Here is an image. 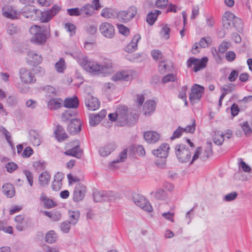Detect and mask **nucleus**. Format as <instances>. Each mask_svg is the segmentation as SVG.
<instances>
[{
	"label": "nucleus",
	"mask_w": 252,
	"mask_h": 252,
	"mask_svg": "<svg viewBox=\"0 0 252 252\" xmlns=\"http://www.w3.org/2000/svg\"><path fill=\"white\" fill-rule=\"evenodd\" d=\"M74 58L86 71L94 74H108L110 73L112 71L111 64H100L95 62L89 61L87 57L81 53H79Z\"/></svg>",
	"instance_id": "nucleus-1"
},
{
	"label": "nucleus",
	"mask_w": 252,
	"mask_h": 252,
	"mask_svg": "<svg viewBox=\"0 0 252 252\" xmlns=\"http://www.w3.org/2000/svg\"><path fill=\"white\" fill-rule=\"evenodd\" d=\"M29 32L32 35L31 41L37 45L44 44L50 36L49 27L33 25L30 28Z\"/></svg>",
	"instance_id": "nucleus-2"
},
{
	"label": "nucleus",
	"mask_w": 252,
	"mask_h": 252,
	"mask_svg": "<svg viewBox=\"0 0 252 252\" xmlns=\"http://www.w3.org/2000/svg\"><path fill=\"white\" fill-rule=\"evenodd\" d=\"M175 154L179 161L187 163L191 158V152L186 145L183 144H178L175 147Z\"/></svg>",
	"instance_id": "nucleus-3"
},
{
	"label": "nucleus",
	"mask_w": 252,
	"mask_h": 252,
	"mask_svg": "<svg viewBox=\"0 0 252 252\" xmlns=\"http://www.w3.org/2000/svg\"><path fill=\"white\" fill-rule=\"evenodd\" d=\"M208 60L206 57H203L201 59L190 57L187 61V66L188 67H191L192 65H194L193 70L197 72L206 66Z\"/></svg>",
	"instance_id": "nucleus-4"
},
{
	"label": "nucleus",
	"mask_w": 252,
	"mask_h": 252,
	"mask_svg": "<svg viewBox=\"0 0 252 252\" xmlns=\"http://www.w3.org/2000/svg\"><path fill=\"white\" fill-rule=\"evenodd\" d=\"M136 14L137 8L134 6H131L126 10L119 12L117 17L122 22L127 23L133 19Z\"/></svg>",
	"instance_id": "nucleus-5"
},
{
	"label": "nucleus",
	"mask_w": 252,
	"mask_h": 252,
	"mask_svg": "<svg viewBox=\"0 0 252 252\" xmlns=\"http://www.w3.org/2000/svg\"><path fill=\"white\" fill-rule=\"evenodd\" d=\"M204 92V88L199 85L194 84L189 94V100L192 104L197 103L201 98Z\"/></svg>",
	"instance_id": "nucleus-6"
},
{
	"label": "nucleus",
	"mask_w": 252,
	"mask_h": 252,
	"mask_svg": "<svg viewBox=\"0 0 252 252\" xmlns=\"http://www.w3.org/2000/svg\"><path fill=\"white\" fill-rule=\"evenodd\" d=\"M21 13L23 16L32 21L39 19L41 14L40 10L36 9L34 6L32 5L25 6L23 9Z\"/></svg>",
	"instance_id": "nucleus-7"
},
{
	"label": "nucleus",
	"mask_w": 252,
	"mask_h": 252,
	"mask_svg": "<svg viewBox=\"0 0 252 252\" xmlns=\"http://www.w3.org/2000/svg\"><path fill=\"white\" fill-rule=\"evenodd\" d=\"M118 117V125L124 126L128 123V112L126 106H120L116 109Z\"/></svg>",
	"instance_id": "nucleus-8"
},
{
	"label": "nucleus",
	"mask_w": 252,
	"mask_h": 252,
	"mask_svg": "<svg viewBox=\"0 0 252 252\" xmlns=\"http://www.w3.org/2000/svg\"><path fill=\"white\" fill-rule=\"evenodd\" d=\"M101 34L106 38H113L115 35L114 26L108 22L102 23L99 27Z\"/></svg>",
	"instance_id": "nucleus-9"
},
{
	"label": "nucleus",
	"mask_w": 252,
	"mask_h": 252,
	"mask_svg": "<svg viewBox=\"0 0 252 252\" xmlns=\"http://www.w3.org/2000/svg\"><path fill=\"white\" fill-rule=\"evenodd\" d=\"M134 203L141 209L148 211L152 212L153 208L150 203L142 195L135 194L132 197Z\"/></svg>",
	"instance_id": "nucleus-10"
},
{
	"label": "nucleus",
	"mask_w": 252,
	"mask_h": 252,
	"mask_svg": "<svg viewBox=\"0 0 252 252\" xmlns=\"http://www.w3.org/2000/svg\"><path fill=\"white\" fill-rule=\"evenodd\" d=\"M169 150V145L165 143L162 144L158 149L154 150L152 151V153L154 155L162 159V165H164L165 164V158L167 157L168 155Z\"/></svg>",
	"instance_id": "nucleus-11"
},
{
	"label": "nucleus",
	"mask_w": 252,
	"mask_h": 252,
	"mask_svg": "<svg viewBox=\"0 0 252 252\" xmlns=\"http://www.w3.org/2000/svg\"><path fill=\"white\" fill-rule=\"evenodd\" d=\"M94 200L96 202L102 201L111 200L114 197L113 192L110 191L95 190L93 193Z\"/></svg>",
	"instance_id": "nucleus-12"
},
{
	"label": "nucleus",
	"mask_w": 252,
	"mask_h": 252,
	"mask_svg": "<svg viewBox=\"0 0 252 252\" xmlns=\"http://www.w3.org/2000/svg\"><path fill=\"white\" fill-rule=\"evenodd\" d=\"M19 73L21 81L25 84H31L36 81L32 72L26 68L20 69Z\"/></svg>",
	"instance_id": "nucleus-13"
},
{
	"label": "nucleus",
	"mask_w": 252,
	"mask_h": 252,
	"mask_svg": "<svg viewBox=\"0 0 252 252\" xmlns=\"http://www.w3.org/2000/svg\"><path fill=\"white\" fill-rule=\"evenodd\" d=\"M86 192V187L83 185H77L74 190L73 199L75 202H78L83 200Z\"/></svg>",
	"instance_id": "nucleus-14"
},
{
	"label": "nucleus",
	"mask_w": 252,
	"mask_h": 252,
	"mask_svg": "<svg viewBox=\"0 0 252 252\" xmlns=\"http://www.w3.org/2000/svg\"><path fill=\"white\" fill-rule=\"evenodd\" d=\"M85 105L89 110L94 111L100 106L98 99L91 95H88L85 99Z\"/></svg>",
	"instance_id": "nucleus-15"
},
{
	"label": "nucleus",
	"mask_w": 252,
	"mask_h": 252,
	"mask_svg": "<svg viewBox=\"0 0 252 252\" xmlns=\"http://www.w3.org/2000/svg\"><path fill=\"white\" fill-rule=\"evenodd\" d=\"M81 124L79 119H72L67 126V130L70 134L74 135L80 131Z\"/></svg>",
	"instance_id": "nucleus-16"
},
{
	"label": "nucleus",
	"mask_w": 252,
	"mask_h": 252,
	"mask_svg": "<svg viewBox=\"0 0 252 252\" xmlns=\"http://www.w3.org/2000/svg\"><path fill=\"white\" fill-rule=\"evenodd\" d=\"M15 227L19 231L25 230L28 226V220L23 215H18L15 218Z\"/></svg>",
	"instance_id": "nucleus-17"
},
{
	"label": "nucleus",
	"mask_w": 252,
	"mask_h": 252,
	"mask_svg": "<svg viewBox=\"0 0 252 252\" xmlns=\"http://www.w3.org/2000/svg\"><path fill=\"white\" fill-rule=\"evenodd\" d=\"M195 130V125L192 124V125H189L185 128H182L181 126H179L178 128L175 130L173 133L172 136L171 137V139L173 140L175 138L180 137L183 132L193 133Z\"/></svg>",
	"instance_id": "nucleus-18"
},
{
	"label": "nucleus",
	"mask_w": 252,
	"mask_h": 252,
	"mask_svg": "<svg viewBox=\"0 0 252 252\" xmlns=\"http://www.w3.org/2000/svg\"><path fill=\"white\" fill-rule=\"evenodd\" d=\"M145 140L150 144L155 143L159 139V134L155 131H148L144 134Z\"/></svg>",
	"instance_id": "nucleus-19"
},
{
	"label": "nucleus",
	"mask_w": 252,
	"mask_h": 252,
	"mask_svg": "<svg viewBox=\"0 0 252 252\" xmlns=\"http://www.w3.org/2000/svg\"><path fill=\"white\" fill-rule=\"evenodd\" d=\"M156 103L154 100H148L145 102L143 106L144 114L146 116H150L156 109Z\"/></svg>",
	"instance_id": "nucleus-20"
},
{
	"label": "nucleus",
	"mask_w": 252,
	"mask_h": 252,
	"mask_svg": "<svg viewBox=\"0 0 252 252\" xmlns=\"http://www.w3.org/2000/svg\"><path fill=\"white\" fill-rule=\"evenodd\" d=\"M140 34H135L132 38L131 42L126 46L125 51L128 53H132L137 49V43L140 40Z\"/></svg>",
	"instance_id": "nucleus-21"
},
{
	"label": "nucleus",
	"mask_w": 252,
	"mask_h": 252,
	"mask_svg": "<svg viewBox=\"0 0 252 252\" xmlns=\"http://www.w3.org/2000/svg\"><path fill=\"white\" fill-rule=\"evenodd\" d=\"M131 79V76L130 75L127 71H122L117 72L112 77V80L114 81H129Z\"/></svg>",
	"instance_id": "nucleus-22"
},
{
	"label": "nucleus",
	"mask_w": 252,
	"mask_h": 252,
	"mask_svg": "<svg viewBox=\"0 0 252 252\" xmlns=\"http://www.w3.org/2000/svg\"><path fill=\"white\" fill-rule=\"evenodd\" d=\"M3 15L10 19H15L17 18V13L10 5L5 6L2 9Z\"/></svg>",
	"instance_id": "nucleus-23"
},
{
	"label": "nucleus",
	"mask_w": 252,
	"mask_h": 252,
	"mask_svg": "<svg viewBox=\"0 0 252 252\" xmlns=\"http://www.w3.org/2000/svg\"><path fill=\"white\" fill-rule=\"evenodd\" d=\"M213 155V151H212V144L211 142H207L206 147L202 153H201V156L200 157V159L203 161H205L207 160L209 157L212 156Z\"/></svg>",
	"instance_id": "nucleus-24"
},
{
	"label": "nucleus",
	"mask_w": 252,
	"mask_h": 252,
	"mask_svg": "<svg viewBox=\"0 0 252 252\" xmlns=\"http://www.w3.org/2000/svg\"><path fill=\"white\" fill-rule=\"evenodd\" d=\"M63 100L60 98H51L47 103L49 109L54 110L62 106Z\"/></svg>",
	"instance_id": "nucleus-25"
},
{
	"label": "nucleus",
	"mask_w": 252,
	"mask_h": 252,
	"mask_svg": "<svg viewBox=\"0 0 252 252\" xmlns=\"http://www.w3.org/2000/svg\"><path fill=\"white\" fill-rule=\"evenodd\" d=\"M116 148L115 144L112 143L105 145L103 147H100L99 150L100 155L102 157H106L109 155Z\"/></svg>",
	"instance_id": "nucleus-26"
},
{
	"label": "nucleus",
	"mask_w": 252,
	"mask_h": 252,
	"mask_svg": "<svg viewBox=\"0 0 252 252\" xmlns=\"http://www.w3.org/2000/svg\"><path fill=\"white\" fill-rule=\"evenodd\" d=\"M63 106L65 108H77L79 106V100L77 96L67 98L64 100Z\"/></svg>",
	"instance_id": "nucleus-27"
},
{
	"label": "nucleus",
	"mask_w": 252,
	"mask_h": 252,
	"mask_svg": "<svg viewBox=\"0 0 252 252\" xmlns=\"http://www.w3.org/2000/svg\"><path fill=\"white\" fill-rule=\"evenodd\" d=\"M64 154L67 156L75 157L77 158H80L82 156V151L79 146H76L64 152Z\"/></svg>",
	"instance_id": "nucleus-28"
},
{
	"label": "nucleus",
	"mask_w": 252,
	"mask_h": 252,
	"mask_svg": "<svg viewBox=\"0 0 252 252\" xmlns=\"http://www.w3.org/2000/svg\"><path fill=\"white\" fill-rule=\"evenodd\" d=\"M30 140L34 146H38L41 142V135L35 130H32L30 132Z\"/></svg>",
	"instance_id": "nucleus-29"
},
{
	"label": "nucleus",
	"mask_w": 252,
	"mask_h": 252,
	"mask_svg": "<svg viewBox=\"0 0 252 252\" xmlns=\"http://www.w3.org/2000/svg\"><path fill=\"white\" fill-rule=\"evenodd\" d=\"M171 64L166 59L159 62L158 70L161 74L171 71Z\"/></svg>",
	"instance_id": "nucleus-30"
},
{
	"label": "nucleus",
	"mask_w": 252,
	"mask_h": 252,
	"mask_svg": "<svg viewBox=\"0 0 252 252\" xmlns=\"http://www.w3.org/2000/svg\"><path fill=\"white\" fill-rule=\"evenodd\" d=\"M2 191L4 194L8 197H12L15 195V189L14 186L11 184L7 183L3 185Z\"/></svg>",
	"instance_id": "nucleus-31"
},
{
	"label": "nucleus",
	"mask_w": 252,
	"mask_h": 252,
	"mask_svg": "<svg viewBox=\"0 0 252 252\" xmlns=\"http://www.w3.org/2000/svg\"><path fill=\"white\" fill-rule=\"evenodd\" d=\"M55 136L58 141L64 140L67 137V134L64 131L62 126L58 125L56 130L55 131Z\"/></svg>",
	"instance_id": "nucleus-32"
},
{
	"label": "nucleus",
	"mask_w": 252,
	"mask_h": 252,
	"mask_svg": "<svg viewBox=\"0 0 252 252\" xmlns=\"http://www.w3.org/2000/svg\"><path fill=\"white\" fill-rule=\"evenodd\" d=\"M161 12L158 10H154L148 13L147 16L146 21L147 23L150 25H153L157 20V18Z\"/></svg>",
	"instance_id": "nucleus-33"
},
{
	"label": "nucleus",
	"mask_w": 252,
	"mask_h": 252,
	"mask_svg": "<svg viewBox=\"0 0 252 252\" xmlns=\"http://www.w3.org/2000/svg\"><path fill=\"white\" fill-rule=\"evenodd\" d=\"M82 15L84 17H89L94 13L93 6L90 4H85L81 8Z\"/></svg>",
	"instance_id": "nucleus-34"
},
{
	"label": "nucleus",
	"mask_w": 252,
	"mask_h": 252,
	"mask_svg": "<svg viewBox=\"0 0 252 252\" xmlns=\"http://www.w3.org/2000/svg\"><path fill=\"white\" fill-rule=\"evenodd\" d=\"M51 176L47 171L41 173L39 176V182L41 186H45L48 184Z\"/></svg>",
	"instance_id": "nucleus-35"
},
{
	"label": "nucleus",
	"mask_w": 252,
	"mask_h": 252,
	"mask_svg": "<svg viewBox=\"0 0 252 252\" xmlns=\"http://www.w3.org/2000/svg\"><path fill=\"white\" fill-rule=\"evenodd\" d=\"M77 112L75 110H68L63 112L61 116L62 120L63 122H67L68 120L74 119L73 117L75 116Z\"/></svg>",
	"instance_id": "nucleus-36"
},
{
	"label": "nucleus",
	"mask_w": 252,
	"mask_h": 252,
	"mask_svg": "<svg viewBox=\"0 0 252 252\" xmlns=\"http://www.w3.org/2000/svg\"><path fill=\"white\" fill-rule=\"evenodd\" d=\"M28 56L30 59H32L31 62L34 64H38L42 61L41 55L34 53L33 51H30L28 53Z\"/></svg>",
	"instance_id": "nucleus-37"
},
{
	"label": "nucleus",
	"mask_w": 252,
	"mask_h": 252,
	"mask_svg": "<svg viewBox=\"0 0 252 252\" xmlns=\"http://www.w3.org/2000/svg\"><path fill=\"white\" fill-rule=\"evenodd\" d=\"M69 220L68 221L71 224L75 225L77 223L80 217V213L79 211H68Z\"/></svg>",
	"instance_id": "nucleus-38"
},
{
	"label": "nucleus",
	"mask_w": 252,
	"mask_h": 252,
	"mask_svg": "<svg viewBox=\"0 0 252 252\" xmlns=\"http://www.w3.org/2000/svg\"><path fill=\"white\" fill-rule=\"evenodd\" d=\"M57 235L54 230H50L45 235V241L48 243H53L56 242Z\"/></svg>",
	"instance_id": "nucleus-39"
},
{
	"label": "nucleus",
	"mask_w": 252,
	"mask_h": 252,
	"mask_svg": "<svg viewBox=\"0 0 252 252\" xmlns=\"http://www.w3.org/2000/svg\"><path fill=\"white\" fill-rule=\"evenodd\" d=\"M224 134L222 132L217 131L213 137L214 142L218 145H221L224 141Z\"/></svg>",
	"instance_id": "nucleus-40"
},
{
	"label": "nucleus",
	"mask_w": 252,
	"mask_h": 252,
	"mask_svg": "<svg viewBox=\"0 0 252 252\" xmlns=\"http://www.w3.org/2000/svg\"><path fill=\"white\" fill-rule=\"evenodd\" d=\"M101 16L105 18H112L115 16V12L112 9L104 8L101 11Z\"/></svg>",
	"instance_id": "nucleus-41"
},
{
	"label": "nucleus",
	"mask_w": 252,
	"mask_h": 252,
	"mask_svg": "<svg viewBox=\"0 0 252 252\" xmlns=\"http://www.w3.org/2000/svg\"><path fill=\"white\" fill-rule=\"evenodd\" d=\"M212 43V40L210 36L204 37L201 38L198 42V45L201 48H205L209 46Z\"/></svg>",
	"instance_id": "nucleus-42"
},
{
	"label": "nucleus",
	"mask_w": 252,
	"mask_h": 252,
	"mask_svg": "<svg viewBox=\"0 0 252 252\" xmlns=\"http://www.w3.org/2000/svg\"><path fill=\"white\" fill-rule=\"evenodd\" d=\"M53 17L51 12L47 11L44 12H41V14L39 17V19L42 23H46L50 21L51 18Z\"/></svg>",
	"instance_id": "nucleus-43"
},
{
	"label": "nucleus",
	"mask_w": 252,
	"mask_h": 252,
	"mask_svg": "<svg viewBox=\"0 0 252 252\" xmlns=\"http://www.w3.org/2000/svg\"><path fill=\"white\" fill-rule=\"evenodd\" d=\"M232 26L238 32L242 31L243 25L241 19L236 17L232 21Z\"/></svg>",
	"instance_id": "nucleus-44"
},
{
	"label": "nucleus",
	"mask_w": 252,
	"mask_h": 252,
	"mask_svg": "<svg viewBox=\"0 0 252 252\" xmlns=\"http://www.w3.org/2000/svg\"><path fill=\"white\" fill-rule=\"evenodd\" d=\"M42 90L48 94L49 97H53L54 96H56L57 95L55 88L50 85H46L44 86L42 88Z\"/></svg>",
	"instance_id": "nucleus-45"
},
{
	"label": "nucleus",
	"mask_w": 252,
	"mask_h": 252,
	"mask_svg": "<svg viewBox=\"0 0 252 252\" xmlns=\"http://www.w3.org/2000/svg\"><path fill=\"white\" fill-rule=\"evenodd\" d=\"M176 80H177L176 76L173 73H170V74H168L167 75L164 76L162 78L161 82L163 84H166L169 82H174Z\"/></svg>",
	"instance_id": "nucleus-46"
},
{
	"label": "nucleus",
	"mask_w": 252,
	"mask_h": 252,
	"mask_svg": "<svg viewBox=\"0 0 252 252\" xmlns=\"http://www.w3.org/2000/svg\"><path fill=\"white\" fill-rule=\"evenodd\" d=\"M90 124L91 126H94L100 122V119L95 114H92L89 116Z\"/></svg>",
	"instance_id": "nucleus-47"
},
{
	"label": "nucleus",
	"mask_w": 252,
	"mask_h": 252,
	"mask_svg": "<svg viewBox=\"0 0 252 252\" xmlns=\"http://www.w3.org/2000/svg\"><path fill=\"white\" fill-rule=\"evenodd\" d=\"M127 158V149H124L119 154V158L113 160L112 164L123 162Z\"/></svg>",
	"instance_id": "nucleus-48"
},
{
	"label": "nucleus",
	"mask_w": 252,
	"mask_h": 252,
	"mask_svg": "<svg viewBox=\"0 0 252 252\" xmlns=\"http://www.w3.org/2000/svg\"><path fill=\"white\" fill-rule=\"evenodd\" d=\"M55 67L58 72H63L65 68L64 60L61 58L55 64Z\"/></svg>",
	"instance_id": "nucleus-49"
},
{
	"label": "nucleus",
	"mask_w": 252,
	"mask_h": 252,
	"mask_svg": "<svg viewBox=\"0 0 252 252\" xmlns=\"http://www.w3.org/2000/svg\"><path fill=\"white\" fill-rule=\"evenodd\" d=\"M231 46L229 42L223 41L219 46L218 50L220 53H224Z\"/></svg>",
	"instance_id": "nucleus-50"
},
{
	"label": "nucleus",
	"mask_w": 252,
	"mask_h": 252,
	"mask_svg": "<svg viewBox=\"0 0 252 252\" xmlns=\"http://www.w3.org/2000/svg\"><path fill=\"white\" fill-rule=\"evenodd\" d=\"M155 196L158 199L163 200L167 197V194L164 190L158 189L155 193Z\"/></svg>",
	"instance_id": "nucleus-51"
},
{
	"label": "nucleus",
	"mask_w": 252,
	"mask_h": 252,
	"mask_svg": "<svg viewBox=\"0 0 252 252\" xmlns=\"http://www.w3.org/2000/svg\"><path fill=\"white\" fill-rule=\"evenodd\" d=\"M70 224L71 223L68 221H65L62 222L60 225L61 231L64 233H68L70 229Z\"/></svg>",
	"instance_id": "nucleus-52"
},
{
	"label": "nucleus",
	"mask_w": 252,
	"mask_h": 252,
	"mask_svg": "<svg viewBox=\"0 0 252 252\" xmlns=\"http://www.w3.org/2000/svg\"><path fill=\"white\" fill-rule=\"evenodd\" d=\"M151 55L153 59L157 61L163 58L162 52L158 50H153L151 51Z\"/></svg>",
	"instance_id": "nucleus-53"
},
{
	"label": "nucleus",
	"mask_w": 252,
	"mask_h": 252,
	"mask_svg": "<svg viewBox=\"0 0 252 252\" xmlns=\"http://www.w3.org/2000/svg\"><path fill=\"white\" fill-rule=\"evenodd\" d=\"M5 167L6 169V171L9 173H12L17 168V165L14 162H9L7 163Z\"/></svg>",
	"instance_id": "nucleus-54"
},
{
	"label": "nucleus",
	"mask_w": 252,
	"mask_h": 252,
	"mask_svg": "<svg viewBox=\"0 0 252 252\" xmlns=\"http://www.w3.org/2000/svg\"><path fill=\"white\" fill-rule=\"evenodd\" d=\"M118 28L119 30V32L125 35V36H127L129 34V30L128 28L126 27L124 25L122 24H118Z\"/></svg>",
	"instance_id": "nucleus-55"
},
{
	"label": "nucleus",
	"mask_w": 252,
	"mask_h": 252,
	"mask_svg": "<svg viewBox=\"0 0 252 252\" xmlns=\"http://www.w3.org/2000/svg\"><path fill=\"white\" fill-rule=\"evenodd\" d=\"M238 194L236 192H231L224 196L223 199L225 201L229 202L235 200L237 197Z\"/></svg>",
	"instance_id": "nucleus-56"
},
{
	"label": "nucleus",
	"mask_w": 252,
	"mask_h": 252,
	"mask_svg": "<svg viewBox=\"0 0 252 252\" xmlns=\"http://www.w3.org/2000/svg\"><path fill=\"white\" fill-rule=\"evenodd\" d=\"M27 84H25L23 82L19 83L16 85V87L18 90L22 93H26L29 90V87L27 85Z\"/></svg>",
	"instance_id": "nucleus-57"
},
{
	"label": "nucleus",
	"mask_w": 252,
	"mask_h": 252,
	"mask_svg": "<svg viewBox=\"0 0 252 252\" xmlns=\"http://www.w3.org/2000/svg\"><path fill=\"white\" fill-rule=\"evenodd\" d=\"M65 28L67 32H70V35L72 36L75 33L76 26L70 23H67L65 25Z\"/></svg>",
	"instance_id": "nucleus-58"
},
{
	"label": "nucleus",
	"mask_w": 252,
	"mask_h": 252,
	"mask_svg": "<svg viewBox=\"0 0 252 252\" xmlns=\"http://www.w3.org/2000/svg\"><path fill=\"white\" fill-rule=\"evenodd\" d=\"M67 13L70 16H79L82 15L81 8H74L67 9Z\"/></svg>",
	"instance_id": "nucleus-59"
},
{
	"label": "nucleus",
	"mask_w": 252,
	"mask_h": 252,
	"mask_svg": "<svg viewBox=\"0 0 252 252\" xmlns=\"http://www.w3.org/2000/svg\"><path fill=\"white\" fill-rule=\"evenodd\" d=\"M236 89V85L234 84L229 83L227 85H224L222 88V90L223 91H225V92L230 93L234 90H235Z\"/></svg>",
	"instance_id": "nucleus-60"
},
{
	"label": "nucleus",
	"mask_w": 252,
	"mask_h": 252,
	"mask_svg": "<svg viewBox=\"0 0 252 252\" xmlns=\"http://www.w3.org/2000/svg\"><path fill=\"white\" fill-rule=\"evenodd\" d=\"M168 0H157L156 6L158 8H165L168 5Z\"/></svg>",
	"instance_id": "nucleus-61"
},
{
	"label": "nucleus",
	"mask_w": 252,
	"mask_h": 252,
	"mask_svg": "<svg viewBox=\"0 0 252 252\" xmlns=\"http://www.w3.org/2000/svg\"><path fill=\"white\" fill-rule=\"evenodd\" d=\"M202 152V148L201 147H198L196 148L195 152L193 155L192 159L190 162V164L193 163V162L195 161L197 159L199 158V156H201V153Z\"/></svg>",
	"instance_id": "nucleus-62"
},
{
	"label": "nucleus",
	"mask_w": 252,
	"mask_h": 252,
	"mask_svg": "<svg viewBox=\"0 0 252 252\" xmlns=\"http://www.w3.org/2000/svg\"><path fill=\"white\" fill-rule=\"evenodd\" d=\"M24 174L27 177L28 181L30 184V185L32 187L33 185V174L32 172L29 170H26L24 171Z\"/></svg>",
	"instance_id": "nucleus-63"
},
{
	"label": "nucleus",
	"mask_w": 252,
	"mask_h": 252,
	"mask_svg": "<svg viewBox=\"0 0 252 252\" xmlns=\"http://www.w3.org/2000/svg\"><path fill=\"white\" fill-rule=\"evenodd\" d=\"M44 207L47 209H50L54 207L57 205V203L52 199L48 198L44 202Z\"/></svg>",
	"instance_id": "nucleus-64"
}]
</instances>
